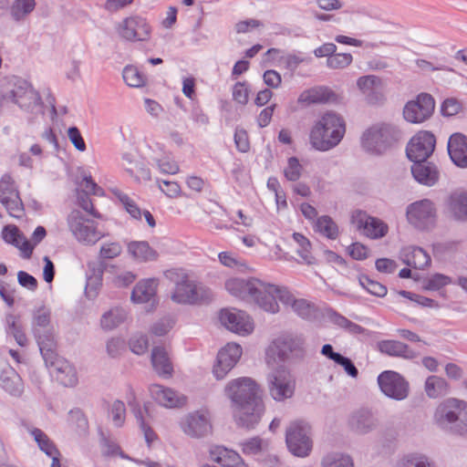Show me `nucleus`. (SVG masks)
<instances>
[{
  "label": "nucleus",
  "mask_w": 467,
  "mask_h": 467,
  "mask_svg": "<svg viewBox=\"0 0 467 467\" xmlns=\"http://www.w3.org/2000/svg\"><path fill=\"white\" fill-rule=\"evenodd\" d=\"M224 391L231 400L236 426L246 431L254 430L265 411L256 381L249 377L237 378L227 383Z\"/></svg>",
  "instance_id": "f257e3e1"
},
{
  "label": "nucleus",
  "mask_w": 467,
  "mask_h": 467,
  "mask_svg": "<svg viewBox=\"0 0 467 467\" xmlns=\"http://www.w3.org/2000/svg\"><path fill=\"white\" fill-rule=\"evenodd\" d=\"M345 131L344 119L334 111H327L312 127L309 134L310 143L317 150H329L339 144Z\"/></svg>",
  "instance_id": "f03ea898"
},
{
  "label": "nucleus",
  "mask_w": 467,
  "mask_h": 467,
  "mask_svg": "<svg viewBox=\"0 0 467 467\" xmlns=\"http://www.w3.org/2000/svg\"><path fill=\"white\" fill-rule=\"evenodd\" d=\"M165 276L175 284L174 292L171 295L172 301L183 305H202L213 301V291L190 280L183 269L167 270Z\"/></svg>",
  "instance_id": "7ed1b4c3"
},
{
  "label": "nucleus",
  "mask_w": 467,
  "mask_h": 467,
  "mask_svg": "<svg viewBox=\"0 0 467 467\" xmlns=\"http://www.w3.org/2000/svg\"><path fill=\"white\" fill-rule=\"evenodd\" d=\"M402 131L391 123L379 122L366 129L360 137L362 150L371 156H382L401 140Z\"/></svg>",
  "instance_id": "20e7f679"
},
{
  "label": "nucleus",
  "mask_w": 467,
  "mask_h": 467,
  "mask_svg": "<svg viewBox=\"0 0 467 467\" xmlns=\"http://www.w3.org/2000/svg\"><path fill=\"white\" fill-rule=\"evenodd\" d=\"M7 86L10 89L2 91L0 94V106L3 100H8L26 112L44 113V102L40 93L29 81L12 76L7 78Z\"/></svg>",
  "instance_id": "39448f33"
},
{
  "label": "nucleus",
  "mask_w": 467,
  "mask_h": 467,
  "mask_svg": "<svg viewBox=\"0 0 467 467\" xmlns=\"http://www.w3.org/2000/svg\"><path fill=\"white\" fill-rule=\"evenodd\" d=\"M288 451L298 458L307 457L313 450L312 428L304 420L292 421L285 431Z\"/></svg>",
  "instance_id": "423d86ee"
},
{
  "label": "nucleus",
  "mask_w": 467,
  "mask_h": 467,
  "mask_svg": "<svg viewBox=\"0 0 467 467\" xmlns=\"http://www.w3.org/2000/svg\"><path fill=\"white\" fill-rule=\"evenodd\" d=\"M273 344L279 361H300L306 357V340L302 335L284 334L275 339Z\"/></svg>",
  "instance_id": "0eeeda50"
},
{
  "label": "nucleus",
  "mask_w": 467,
  "mask_h": 467,
  "mask_svg": "<svg viewBox=\"0 0 467 467\" xmlns=\"http://www.w3.org/2000/svg\"><path fill=\"white\" fill-rule=\"evenodd\" d=\"M406 215L409 223L420 231L431 230L437 222L435 204L429 199H422L409 204Z\"/></svg>",
  "instance_id": "6e6552de"
},
{
  "label": "nucleus",
  "mask_w": 467,
  "mask_h": 467,
  "mask_svg": "<svg viewBox=\"0 0 467 467\" xmlns=\"http://www.w3.org/2000/svg\"><path fill=\"white\" fill-rule=\"evenodd\" d=\"M268 389L276 401H283L294 395L296 383L288 369L280 366L267 376Z\"/></svg>",
  "instance_id": "1a4fd4ad"
},
{
  "label": "nucleus",
  "mask_w": 467,
  "mask_h": 467,
  "mask_svg": "<svg viewBox=\"0 0 467 467\" xmlns=\"http://www.w3.org/2000/svg\"><path fill=\"white\" fill-rule=\"evenodd\" d=\"M377 380L381 392L389 399L400 401L409 396V381L397 371L384 370Z\"/></svg>",
  "instance_id": "9d476101"
},
{
  "label": "nucleus",
  "mask_w": 467,
  "mask_h": 467,
  "mask_svg": "<svg viewBox=\"0 0 467 467\" xmlns=\"http://www.w3.org/2000/svg\"><path fill=\"white\" fill-rule=\"evenodd\" d=\"M116 30L122 39L130 42L148 41L151 35V26L147 19L139 15L125 17Z\"/></svg>",
  "instance_id": "9b49d317"
},
{
  "label": "nucleus",
  "mask_w": 467,
  "mask_h": 467,
  "mask_svg": "<svg viewBox=\"0 0 467 467\" xmlns=\"http://www.w3.org/2000/svg\"><path fill=\"white\" fill-rule=\"evenodd\" d=\"M435 109V100L429 93H420L416 99L408 101L403 109L404 119L410 123H421L430 119Z\"/></svg>",
  "instance_id": "f8f14e48"
},
{
  "label": "nucleus",
  "mask_w": 467,
  "mask_h": 467,
  "mask_svg": "<svg viewBox=\"0 0 467 467\" xmlns=\"http://www.w3.org/2000/svg\"><path fill=\"white\" fill-rule=\"evenodd\" d=\"M436 147V137L431 131L420 130L410 140L406 146L409 161L430 159Z\"/></svg>",
  "instance_id": "ddd939ff"
},
{
  "label": "nucleus",
  "mask_w": 467,
  "mask_h": 467,
  "mask_svg": "<svg viewBox=\"0 0 467 467\" xmlns=\"http://www.w3.org/2000/svg\"><path fill=\"white\" fill-rule=\"evenodd\" d=\"M243 353L242 347L237 343H227L222 348L213 367L216 379H223L234 368Z\"/></svg>",
  "instance_id": "4468645a"
},
{
  "label": "nucleus",
  "mask_w": 467,
  "mask_h": 467,
  "mask_svg": "<svg viewBox=\"0 0 467 467\" xmlns=\"http://www.w3.org/2000/svg\"><path fill=\"white\" fill-rule=\"evenodd\" d=\"M410 173L413 180L425 187L435 186L441 179V171L436 163L429 159L410 161Z\"/></svg>",
  "instance_id": "2eb2a0df"
},
{
  "label": "nucleus",
  "mask_w": 467,
  "mask_h": 467,
  "mask_svg": "<svg viewBox=\"0 0 467 467\" xmlns=\"http://www.w3.org/2000/svg\"><path fill=\"white\" fill-rule=\"evenodd\" d=\"M182 428L186 435L195 439L204 438L213 431L208 413L201 410L189 413L182 422Z\"/></svg>",
  "instance_id": "dca6fc26"
},
{
  "label": "nucleus",
  "mask_w": 467,
  "mask_h": 467,
  "mask_svg": "<svg viewBox=\"0 0 467 467\" xmlns=\"http://www.w3.org/2000/svg\"><path fill=\"white\" fill-rule=\"evenodd\" d=\"M357 86L368 105L381 106L386 101V97L381 90L383 82L379 77L375 75L359 77L357 80Z\"/></svg>",
  "instance_id": "f3484780"
},
{
  "label": "nucleus",
  "mask_w": 467,
  "mask_h": 467,
  "mask_svg": "<svg viewBox=\"0 0 467 467\" xmlns=\"http://www.w3.org/2000/svg\"><path fill=\"white\" fill-rule=\"evenodd\" d=\"M350 223L354 225L358 231H363L362 234H384L389 232L387 223L359 209L351 213Z\"/></svg>",
  "instance_id": "a211bd4d"
},
{
  "label": "nucleus",
  "mask_w": 467,
  "mask_h": 467,
  "mask_svg": "<svg viewBox=\"0 0 467 467\" xmlns=\"http://www.w3.org/2000/svg\"><path fill=\"white\" fill-rule=\"evenodd\" d=\"M461 401L456 399H448L440 404L435 411L434 418L438 426L453 433L454 426L459 422Z\"/></svg>",
  "instance_id": "6ab92c4d"
},
{
  "label": "nucleus",
  "mask_w": 467,
  "mask_h": 467,
  "mask_svg": "<svg viewBox=\"0 0 467 467\" xmlns=\"http://www.w3.org/2000/svg\"><path fill=\"white\" fill-rule=\"evenodd\" d=\"M219 320L229 331L239 335L248 334L253 330V324L243 311L222 309L219 313Z\"/></svg>",
  "instance_id": "aec40b11"
},
{
  "label": "nucleus",
  "mask_w": 467,
  "mask_h": 467,
  "mask_svg": "<svg viewBox=\"0 0 467 467\" xmlns=\"http://www.w3.org/2000/svg\"><path fill=\"white\" fill-rule=\"evenodd\" d=\"M261 285H256L258 291L252 295L251 298L261 309L275 314L279 312V305L276 300L275 291L277 286L266 284L260 280Z\"/></svg>",
  "instance_id": "412c9836"
},
{
  "label": "nucleus",
  "mask_w": 467,
  "mask_h": 467,
  "mask_svg": "<svg viewBox=\"0 0 467 467\" xmlns=\"http://www.w3.org/2000/svg\"><path fill=\"white\" fill-rule=\"evenodd\" d=\"M447 150L451 162L458 168H467V136L455 132L449 137Z\"/></svg>",
  "instance_id": "4be33fe9"
},
{
  "label": "nucleus",
  "mask_w": 467,
  "mask_h": 467,
  "mask_svg": "<svg viewBox=\"0 0 467 467\" xmlns=\"http://www.w3.org/2000/svg\"><path fill=\"white\" fill-rule=\"evenodd\" d=\"M157 286L158 280L155 278L139 281L132 289L131 301L136 304L150 303L151 307H155L159 303L157 299Z\"/></svg>",
  "instance_id": "5701e85b"
},
{
  "label": "nucleus",
  "mask_w": 467,
  "mask_h": 467,
  "mask_svg": "<svg viewBox=\"0 0 467 467\" xmlns=\"http://www.w3.org/2000/svg\"><path fill=\"white\" fill-rule=\"evenodd\" d=\"M378 422L373 411L368 408L357 410L351 414L348 420L350 429L359 434L372 431L378 426Z\"/></svg>",
  "instance_id": "b1692460"
},
{
  "label": "nucleus",
  "mask_w": 467,
  "mask_h": 467,
  "mask_svg": "<svg viewBox=\"0 0 467 467\" xmlns=\"http://www.w3.org/2000/svg\"><path fill=\"white\" fill-rule=\"evenodd\" d=\"M337 94L328 87L320 86L304 90L297 99V103L302 107L314 104H324L334 100Z\"/></svg>",
  "instance_id": "393cba45"
},
{
  "label": "nucleus",
  "mask_w": 467,
  "mask_h": 467,
  "mask_svg": "<svg viewBox=\"0 0 467 467\" xmlns=\"http://www.w3.org/2000/svg\"><path fill=\"white\" fill-rule=\"evenodd\" d=\"M150 362L156 374L162 379H171L174 369L172 362L163 346H155L151 349Z\"/></svg>",
  "instance_id": "a878e982"
},
{
  "label": "nucleus",
  "mask_w": 467,
  "mask_h": 467,
  "mask_svg": "<svg viewBox=\"0 0 467 467\" xmlns=\"http://www.w3.org/2000/svg\"><path fill=\"white\" fill-rule=\"evenodd\" d=\"M451 217L460 222H467V191H452L445 201Z\"/></svg>",
  "instance_id": "bb28decb"
},
{
  "label": "nucleus",
  "mask_w": 467,
  "mask_h": 467,
  "mask_svg": "<svg viewBox=\"0 0 467 467\" xmlns=\"http://www.w3.org/2000/svg\"><path fill=\"white\" fill-rule=\"evenodd\" d=\"M256 285H261L257 278H232L225 282L226 290L241 299H250L252 295L258 291Z\"/></svg>",
  "instance_id": "cd10ccee"
},
{
  "label": "nucleus",
  "mask_w": 467,
  "mask_h": 467,
  "mask_svg": "<svg viewBox=\"0 0 467 467\" xmlns=\"http://www.w3.org/2000/svg\"><path fill=\"white\" fill-rule=\"evenodd\" d=\"M150 392L152 398L161 406L167 408H175L182 406L186 398L180 397L176 391L171 388H166L160 384H152L150 387Z\"/></svg>",
  "instance_id": "c85d7f7f"
},
{
  "label": "nucleus",
  "mask_w": 467,
  "mask_h": 467,
  "mask_svg": "<svg viewBox=\"0 0 467 467\" xmlns=\"http://www.w3.org/2000/svg\"><path fill=\"white\" fill-rule=\"evenodd\" d=\"M0 386L16 397L20 396L24 390L22 379L7 363L0 367Z\"/></svg>",
  "instance_id": "c756f323"
},
{
  "label": "nucleus",
  "mask_w": 467,
  "mask_h": 467,
  "mask_svg": "<svg viewBox=\"0 0 467 467\" xmlns=\"http://www.w3.org/2000/svg\"><path fill=\"white\" fill-rule=\"evenodd\" d=\"M34 337L47 366L60 358L57 353V344L54 331H47L41 334L39 332H36Z\"/></svg>",
  "instance_id": "7c9ffc66"
},
{
  "label": "nucleus",
  "mask_w": 467,
  "mask_h": 467,
  "mask_svg": "<svg viewBox=\"0 0 467 467\" xmlns=\"http://www.w3.org/2000/svg\"><path fill=\"white\" fill-rule=\"evenodd\" d=\"M47 367L54 368L56 379L64 387H74L78 383L75 367L67 360L59 358Z\"/></svg>",
  "instance_id": "2f4dec72"
},
{
  "label": "nucleus",
  "mask_w": 467,
  "mask_h": 467,
  "mask_svg": "<svg viewBox=\"0 0 467 467\" xmlns=\"http://www.w3.org/2000/svg\"><path fill=\"white\" fill-rule=\"evenodd\" d=\"M326 317L333 325L345 329L352 335H363L365 337H370L372 332L360 325L352 322L346 317L333 309L332 307L326 308Z\"/></svg>",
  "instance_id": "473e14b6"
},
{
  "label": "nucleus",
  "mask_w": 467,
  "mask_h": 467,
  "mask_svg": "<svg viewBox=\"0 0 467 467\" xmlns=\"http://www.w3.org/2000/svg\"><path fill=\"white\" fill-rule=\"evenodd\" d=\"M379 351L390 357H399L405 359H413L419 353L411 349L407 344L399 340H381L377 344Z\"/></svg>",
  "instance_id": "72a5a7b5"
},
{
  "label": "nucleus",
  "mask_w": 467,
  "mask_h": 467,
  "mask_svg": "<svg viewBox=\"0 0 467 467\" xmlns=\"http://www.w3.org/2000/svg\"><path fill=\"white\" fill-rule=\"evenodd\" d=\"M67 220L71 234H102L98 231L95 222L86 218L79 210H73Z\"/></svg>",
  "instance_id": "f704fd0d"
},
{
  "label": "nucleus",
  "mask_w": 467,
  "mask_h": 467,
  "mask_svg": "<svg viewBox=\"0 0 467 467\" xmlns=\"http://www.w3.org/2000/svg\"><path fill=\"white\" fill-rule=\"evenodd\" d=\"M211 459L223 467H237L244 464L242 457L235 451L223 446H215L210 451Z\"/></svg>",
  "instance_id": "c9c22d12"
},
{
  "label": "nucleus",
  "mask_w": 467,
  "mask_h": 467,
  "mask_svg": "<svg viewBox=\"0 0 467 467\" xmlns=\"http://www.w3.org/2000/svg\"><path fill=\"white\" fill-rule=\"evenodd\" d=\"M130 393L131 396V400H128V404L129 406L131 407L132 412L137 420V422L144 434V439L148 446L150 447L151 443L158 438V436L156 432L153 431V429L145 421L140 406L136 401L135 394L131 389H130Z\"/></svg>",
  "instance_id": "e433bc0d"
},
{
  "label": "nucleus",
  "mask_w": 467,
  "mask_h": 467,
  "mask_svg": "<svg viewBox=\"0 0 467 467\" xmlns=\"http://www.w3.org/2000/svg\"><path fill=\"white\" fill-rule=\"evenodd\" d=\"M51 311L46 306H41L33 312L32 319V332L46 333L47 331H54L51 326Z\"/></svg>",
  "instance_id": "4c0bfd02"
},
{
  "label": "nucleus",
  "mask_w": 467,
  "mask_h": 467,
  "mask_svg": "<svg viewBox=\"0 0 467 467\" xmlns=\"http://www.w3.org/2000/svg\"><path fill=\"white\" fill-rule=\"evenodd\" d=\"M424 389L429 398L437 399L449 393L450 385L445 379L431 375L426 379Z\"/></svg>",
  "instance_id": "58836bf2"
},
{
  "label": "nucleus",
  "mask_w": 467,
  "mask_h": 467,
  "mask_svg": "<svg viewBox=\"0 0 467 467\" xmlns=\"http://www.w3.org/2000/svg\"><path fill=\"white\" fill-rule=\"evenodd\" d=\"M88 269L92 271V275L87 277L85 295L88 299H94L102 285L104 269L102 266L95 267V265L91 264H88Z\"/></svg>",
  "instance_id": "ea45409f"
},
{
  "label": "nucleus",
  "mask_w": 467,
  "mask_h": 467,
  "mask_svg": "<svg viewBox=\"0 0 467 467\" xmlns=\"http://www.w3.org/2000/svg\"><path fill=\"white\" fill-rule=\"evenodd\" d=\"M36 442L40 451L46 453L47 456L60 455V451L57 448L53 441L40 429L32 428L29 431Z\"/></svg>",
  "instance_id": "a19ab883"
},
{
  "label": "nucleus",
  "mask_w": 467,
  "mask_h": 467,
  "mask_svg": "<svg viewBox=\"0 0 467 467\" xmlns=\"http://www.w3.org/2000/svg\"><path fill=\"white\" fill-rule=\"evenodd\" d=\"M127 318V313L121 308H112L104 313L100 319L101 327L112 330L121 325Z\"/></svg>",
  "instance_id": "79ce46f5"
},
{
  "label": "nucleus",
  "mask_w": 467,
  "mask_h": 467,
  "mask_svg": "<svg viewBox=\"0 0 467 467\" xmlns=\"http://www.w3.org/2000/svg\"><path fill=\"white\" fill-rule=\"evenodd\" d=\"M404 263L415 269H424L429 266L431 263V256L421 247H413L410 254L404 260Z\"/></svg>",
  "instance_id": "37998d69"
},
{
  "label": "nucleus",
  "mask_w": 467,
  "mask_h": 467,
  "mask_svg": "<svg viewBox=\"0 0 467 467\" xmlns=\"http://www.w3.org/2000/svg\"><path fill=\"white\" fill-rule=\"evenodd\" d=\"M292 309L298 317L309 321L317 319L318 316L316 305L303 298L294 301Z\"/></svg>",
  "instance_id": "c03bdc74"
},
{
  "label": "nucleus",
  "mask_w": 467,
  "mask_h": 467,
  "mask_svg": "<svg viewBox=\"0 0 467 467\" xmlns=\"http://www.w3.org/2000/svg\"><path fill=\"white\" fill-rule=\"evenodd\" d=\"M36 0H15L10 6V14L16 22L23 20L36 7Z\"/></svg>",
  "instance_id": "a18cd8bd"
},
{
  "label": "nucleus",
  "mask_w": 467,
  "mask_h": 467,
  "mask_svg": "<svg viewBox=\"0 0 467 467\" xmlns=\"http://www.w3.org/2000/svg\"><path fill=\"white\" fill-rule=\"evenodd\" d=\"M128 249L134 257L143 261L154 260L157 257V253L147 242H131Z\"/></svg>",
  "instance_id": "49530a36"
},
{
  "label": "nucleus",
  "mask_w": 467,
  "mask_h": 467,
  "mask_svg": "<svg viewBox=\"0 0 467 467\" xmlns=\"http://www.w3.org/2000/svg\"><path fill=\"white\" fill-rule=\"evenodd\" d=\"M122 78L125 83L131 88L143 87L147 81L146 76L132 65H128L123 68Z\"/></svg>",
  "instance_id": "de8ad7c7"
},
{
  "label": "nucleus",
  "mask_w": 467,
  "mask_h": 467,
  "mask_svg": "<svg viewBox=\"0 0 467 467\" xmlns=\"http://www.w3.org/2000/svg\"><path fill=\"white\" fill-rule=\"evenodd\" d=\"M460 242L454 240L438 241L432 244V253L435 258L442 260L453 254L459 248Z\"/></svg>",
  "instance_id": "09e8293b"
},
{
  "label": "nucleus",
  "mask_w": 467,
  "mask_h": 467,
  "mask_svg": "<svg viewBox=\"0 0 467 467\" xmlns=\"http://www.w3.org/2000/svg\"><path fill=\"white\" fill-rule=\"evenodd\" d=\"M293 241L297 244L296 253L307 265H315L316 258L312 255L310 241L306 235H291Z\"/></svg>",
  "instance_id": "8fccbe9b"
},
{
  "label": "nucleus",
  "mask_w": 467,
  "mask_h": 467,
  "mask_svg": "<svg viewBox=\"0 0 467 467\" xmlns=\"http://www.w3.org/2000/svg\"><path fill=\"white\" fill-rule=\"evenodd\" d=\"M16 317L8 315L6 317L7 327L6 333L14 337L15 340L20 347H25L27 344L26 336L23 330L21 324L17 323Z\"/></svg>",
  "instance_id": "3c124183"
},
{
  "label": "nucleus",
  "mask_w": 467,
  "mask_h": 467,
  "mask_svg": "<svg viewBox=\"0 0 467 467\" xmlns=\"http://www.w3.org/2000/svg\"><path fill=\"white\" fill-rule=\"evenodd\" d=\"M359 285L369 294L378 297H384L388 289L387 286L381 283L371 279L367 275H360L358 276Z\"/></svg>",
  "instance_id": "603ef678"
},
{
  "label": "nucleus",
  "mask_w": 467,
  "mask_h": 467,
  "mask_svg": "<svg viewBox=\"0 0 467 467\" xmlns=\"http://www.w3.org/2000/svg\"><path fill=\"white\" fill-rule=\"evenodd\" d=\"M2 237L6 244L18 248L24 258L28 259L32 256L33 247L29 245L26 235H2Z\"/></svg>",
  "instance_id": "864d4df0"
},
{
  "label": "nucleus",
  "mask_w": 467,
  "mask_h": 467,
  "mask_svg": "<svg viewBox=\"0 0 467 467\" xmlns=\"http://www.w3.org/2000/svg\"><path fill=\"white\" fill-rule=\"evenodd\" d=\"M242 451L245 455H256L265 451L268 447L267 441L263 440L259 436H254L244 440L241 443Z\"/></svg>",
  "instance_id": "5fc2aeb1"
},
{
  "label": "nucleus",
  "mask_w": 467,
  "mask_h": 467,
  "mask_svg": "<svg viewBox=\"0 0 467 467\" xmlns=\"http://www.w3.org/2000/svg\"><path fill=\"white\" fill-rule=\"evenodd\" d=\"M114 195L122 204L126 212L134 219L140 220L142 215L141 209L128 194L119 190L114 191Z\"/></svg>",
  "instance_id": "6e6d98bb"
},
{
  "label": "nucleus",
  "mask_w": 467,
  "mask_h": 467,
  "mask_svg": "<svg viewBox=\"0 0 467 467\" xmlns=\"http://www.w3.org/2000/svg\"><path fill=\"white\" fill-rule=\"evenodd\" d=\"M322 467H354V462L349 455L334 452L323 458Z\"/></svg>",
  "instance_id": "4d7b16f0"
},
{
  "label": "nucleus",
  "mask_w": 467,
  "mask_h": 467,
  "mask_svg": "<svg viewBox=\"0 0 467 467\" xmlns=\"http://www.w3.org/2000/svg\"><path fill=\"white\" fill-rule=\"evenodd\" d=\"M15 197V199L12 196L4 198L0 202L5 207L10 216L19 219L25 214L24 204L19 196V192H16V196Z\"/></svg>",
  "instance_id": "13d9d810"
},
{
  "label": "nucleus",
  "mask_w": 467,
  "mask_h": 467,
  "mask_svg": "<svg viewBox=\"0 0 467 467\" xmlns=\"http://www.w3.org/2000/svg\"><path fill=\"white\" fill-rule=\"evenodd\" d=\"M69 421L77 428L79 435H85L88 431V420L83 410L79 408H74L68 412Z\"/></svg>",
  "instance_id": "bf43d9fd"
},
{
  "label": "nucleus",
  "mask_w": 467,
  "mask_h": 467,
  "mask_svg": "<svg viewBox=\"0 0 467 467\" xmlns=\"http://www.w3.org/2000/svg\"><path fill=\"white\" fill-rule=\"evenodd\" d=\"M463 109V105L460 99L454 97L445 99L440 108V112L441 116L446 118H451L456 116L458 113L462 112Z\"/></svg>",
  "instance_id": "052dcab7"
},
{
  "label": "nucleus",
  "mask_w": 467,
  "mask_h": 467,
  "mask_svg": "<svg viewBox=\"0 0 467 467\" xmlns=\"http://www.w3.org/2000/svg\"><path fill=\"white\" fill-rule=\"evenodd\" d=\"M451 283L452 279L449 275L436 273L424 282L422 287L427 291H438Z\"/></svg>",
  "instance_id": "680f3d73"
},
{
  "label": "nucleus",
  "mask_w": 467,
  "mask_h": 467,
  "mask_svg": "<svg viewBox=\"0 0 467 467\" xmlns=\"http://www.w3.org/2000/svg\"><path fill=\"white\" fill-rule=\"evenodd\" d=\"M400 467H436L435 463L424 454L413 453L406 456Z\"/></svg>",
  "instance_id": "e2e57ef3"
},
{
  "label": "nucleus",
  "mask_w": 467,
  "mask_h": 467,
  "mask_svg": "<svg viewBox=\"0 0 467 467\" xmlns=\"http://www.w3.org/2000/svg\"><path fill=\"white\" fill-rule=\"evenodd\" d=\"M303 166L296 156L287 159V166L284 170V176L289 182H297L302 175Z\"/></svg>",
  "instance_id": "0e129e2a"
},
{
  "label": "nucleus",
  "mask_w": 467,
  "mask_h": 467,
  "mask_svg": "<svg viewBox=\"0 0 467 467\" xmlns=\"http://www.w3.org/2000/svg\"><path fill=\"white\" fill-rule=\"evenodd\" d=\"M353 57L350 53H334L327 58V66L332 69L345 68L352 63Z\"/></svg>",
  "instance_id": "69168bd1"
},
{
  "label": "nucleus",
  "mask_w": 467,
  "mask_h": 467,
  "mask_svg": "<svg viewBox=\"0 0 467 467\" xmlns=\"http://www.w3.org/2000/svg\"><path fill=\"white\" fill-rule=\"evenodd\" d=\"M314 230L319 234H338V226L329 215L318 217Z\"/></svg>",
  "instance_id": "338daca9"
},
{
  "label": "nucleus",
  "mask_w": 467,
  "mask_h": 467,
  "mask_svg": "<svg viewBox=\"0 0 467 467\" xmlns=\"http://www.w3.org/2000/svg\"><path fill=\"white\" fill-rule=\"evenodd\" d=\"M130 349L136 355H143L149 348L148 336L145 334L133 335L129 340Z\"/></svg>",
  "instance_id": "774afa93"
}]
</instances>
